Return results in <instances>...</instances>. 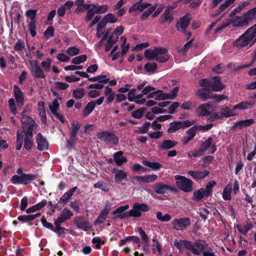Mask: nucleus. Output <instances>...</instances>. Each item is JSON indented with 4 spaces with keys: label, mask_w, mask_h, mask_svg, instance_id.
Masks as SVG:
<instances>
[{
    "label": "nucleus",
    "mask_w": 256,
    "mask_h": 256,
    "mask_svg": "<svg viewBox=\"0 0 256 256\" xmlns=\"http://www.w3.org/2000/svg\"><path fill=\"white\" fill-rule=\"evenodd\" d=\"M256 42V24L249 28L240 36L232 42L234 47L237 48L250 45L251 46Z\"/></svg>",
    "instance_id": "nucleus-1"
},
{
    "label": "nucleus",
    "mask_w": 256,
    "mask_h": 256,
    "mask_svg": "<svg viewBox=\"0 0 256 256\" xmlns=\"http://www.w3.org/2000/svg\"><path fill=\"white\" fill-rule=\"evenodd\" d=\"M144 56L148 60L155 59L160 62H166L170 58L168 49L160 46L155 47L154 50H146L144 52Z\"/></svg>",
    "instance_id": "nucleus-2"
},
{
    "label": "nucleus",
    "mask_w": 256,
    "mask_h": 256,
    "mask_svg": "<svg viewBox=\"0 0 256 256\" xmlns=\"http://www.w3.org/2000/svg\"><path fill=\"white\" fill-rule=\"evenodd\" d=\"M216 106L209 102L200 105L196 109V113L199 116H206L210 122L220 119L218 113L215 112Z\"/></svg>",
    "instance_id": "nucleus-3"
},
{
    "label": "nucleus",
    "mask_w": 256,
    "mask_h": 256,
    "mask_svg": "<svg viewBox=\"0 0 256 256\" xmlns=\"http://www.w3.org/2000/svg\"><path fill=\"white\" fill-rule=\"evenodd\" d=\"M200 85L208 90L220 92L224 88V85L220 82L219 77H214L210 80L204 78L200 82Z\"/></svg>",
    "instance_id": "nucleus-4"
},
{
    "label": "nucleus",
    "mask_w": 256,
    "mask_h": 256,
    "mask_svg": "<svg viewBox=\"0 0 256 256\" xmlns=\"http://www.w3.org/2000/svg\"><path fill=\"white\" fill-rule=\"evenodd\" d=\"M184 242L186 244V248L190 250L192 254L197 256L200 255L202 253V254L208 246V244L206 242L202 240H198L194 242L190 241Z\"/></svg>",
    "instance_id": "nucleus-5"
},
{
    "label": "nucleus",
    "mask_w": 256,
    "mask_h": 256,
    "mask_svg": "<svg viewBox=\"0 0 256 256\" xmlns=\"http://www.w3.org/2000/svg\"><path fill=\"white\" fill-rule=\"evenodd\" d=\"M178 91V87H175L170 93H165L162 90H156L150 92L148 98H154L156 100H174Z\"/></svg>",
    "instance_id": "nucleus-6"
},
{
    "label": "nucleus",
    "mask_w": 256,
    "mask_h": 256,
    "mask_svg": "<svg viewBox=\"0 0 256 256\" xmlns=\"http://www.w3.org/2000/svg\"><path fill=\"white\" fill-rule=\"evenodd\" d=\"M228 26H231L232 27H242L248 26V24L246 22L243 16H236L224 22L220 26L216 28V32H218Z\"/></svg>",
    "instance_id": "nucleus-7"
},
{
    "label": "nucleus",
    "mask_w": 256,
    "mask_h": 256,
    "mask_svg": "<svg viewBox=\"0 0 256 256\" xmlns=\"http://www.w3.org/2000/svg\"><path fill=\"white\" fill-rule=\"evenodd\" d=\"M196 122V120L172 122L169 124L168 132L169 133H174L180 129H183L190 126Z\"/></svg>",
    "instance_id": "nucleus-8"
},
{
    "label": "nucleus",
    "mask_w": 256,
    "mask_h": 256,
    "mask_svg": "<svg viewBox=\"0 0 256 256\" xmlns=\"http://www.w3.org/2000/svg\"><path fill=\"white\" fill-rule=\"evenodd\" d=\"M34 174H22L21 175H14L11 178V182L14 184L26 185L36 178Z\"/></svg>",
    "instance_id": "nucleus-9"
},
{
    "label": "nucleus",
    "mask_w": 256,
    "mask_h": 256,
    "mask_svg": "<svg viewBox=\"0 0 256 256\" xmlns=\"http://www.w3.org/2000/svg\"><path fill=\"white\" fill-rule=\"evenodd\" d=\"M176 180V186L184 192H190L192 190V182L186 177L180 175L174 176Z\"/></svg>",
    "instance_id": "nucleus-10"
},
{
    "label": "nucleus",
    "mask_w": 256,
    "mask_h": 256,
    "mask_svg": "<svg viewBox=\"0 0 256 256\" xmlns=\"http://www.w3.org/2000/svg\"><path fill=\"white\" fill-rule=\"evenodd\" d=\"M149 210L150 207L146 204L136 202L133 205L132 208L128 212V216L138 218L142 216V212H148Z\"/></svg>",
    "instance_id": "nucleus-11"
},
{
    "label": "nucleus",
    "mask_w": 256,
    "mask_h": 256,
    "mask_svg": "<svg viewBox=\"0 0 256 256\" xmlns=\"http://www.w3.org/2000/svg\"><path fill=\"white\" fill-rule=\"evenodd\" d=\"M172 224L174 230H183L189 226L191 222L189 218L184 217L173 220L172 222Z\"/></svg>",
    "instance_id": "nucleus-12"
},
{
    "label": "nucleus",
    "mask_w": 256,
    "mask_h": 256,
    "mask_svg": "<svg viewBox=\"0 0 256 256\" xmlns=\"http://www.w3.org/2000/svg\"><path fill=\"white\" fill-rule=\"evenodd\" d=\"M30 70L35 78H45L46 74L44 70L38 64L36 60L30 61Z\"/></svg>",
    "instance_id": "nucleus-13"
},
{
    "label": "nucleus",
    "mask_w": 256,
    "mask_h": 256,
    "mask_svg": "<svg viewBox=\"0 0 256 256\" xmlns=\"http://www.w3.org/2000/svg\"><path fill=\"white\" fill-rule=\"evenodd\" d=\"M97 136L99 139L114 145H116L118 143V138L112 132L103 131L98 133Z\"/></svg>",
    "instance_id": "nucleus-14"
},
{
    "label": "nucleus",
    "mask_w": 256,
    "mask_h": 256,
    "mask_svg": "<svg viewBox=\"0 0 256 256\" xmlns=\"http://www.w3.org/2000/svg\"><path fill=\"white\" fill-rule=\"evenodd\" d=\"M150 6V4L144 2L143 0H140L138 2L134 4L129 8L130 13H136L142 12L144 10Z\"/></svg>",
    "instance_id": "nucleus-15"
},
{
    "label": "nucleus",
    "mask_w": 256,
    "mask_h": 256,
    "mask_svg": "<svg viewBox=\"0 0 256 256\" xmlns=\"http://www.w3.org/2000/svg\"><path fill=\"white\" fill-rule=\"evenodd\" d=\"M201 150L203 153L206 150H208V154H214L216 150V148L215 144L212 143V138H208L202 144Z\"/></svg>",
    "instance_id": "nucleus-16"
},
{
    "label": "nucleus",
    "mask_w": 256,
    "mask_h": 256,
    "mask_svg": "<svg viewBox=\"0 0 256 256\" xmlns=\"http://www.w3.org/2000/svg\"><path fill=\"white\" fill-rule=\"evenodd\" d=\"M14 92L18 106L22 108L24 104V93L16 85L14 86Z\"/></svg>",
    "instance_id": "nucleus-17"
},
{
    "label": "nucleus",
    "mask_w": 256,
    "mask_h": 256,
    "mask_svg": "<svg viewBox=\"0 0 256 256\" xmlns=\"http://www.w3.org/2000/svg\"><path fill=\"white\" fill-rule=\"evenodd\" d=\"M190 22V16L187 14L184 17L180 18L177 22L176 28L180 32H184L188 26Z\"/></svg>",
    "instance_id": "nucleus-18"
},
{
    "label": "nucleus",
    "mask_w": 256,
    "mask_h": 256,
    "mask_svg": "<svg viewBox=\"0 0 256 256\" xmlns=\"http://www.w3.org/2000/svg\"><path fill=\"white\" fill-rule=\"evenodd\" d=\"M73 216V213L68 208H64L60 214L54 220L55 222L62 224L70 219Z\"/></svg>",
    "instance_id": "nucleus-19"
},
{
    "label": "nucleus",
    "mask_w": 256,
    "mask_h": 256,
    "mask_svg": "<svg viewBox=\"0 0 256 256\" xmlns=\"http://www.w3.org/2000/svg\"><path fill=\"white\" fill-rule=\"evenodd\" d=\"M178 144V142L171 140H165L160 143L158 148L160 150H168L174 148Z\"/></svg>",
    "instance_id": "nucleus-20"
},
{
    "label": "nucleus",
    "mask_w": 256,
    "mask_h": 256,
    "mask_svg": "<svg viewBox=\"0 0 256 256\" xmlns=\"http://www.w3.org/2000/svg\"><path fill=\"white\" fill-rule=\"evenodd\" d=\"M110 205L109 204H108L105 206L97 219L96 220L95 224L96 225L100 224L104 222L108 216V214L110 210Z\"/></svg>",
    "instance_id": "nucleus-21"
},
{
    "label": "nucleus",
    "mask_w": 256,
    "mask_h": 256,
    "mask_svg": "<svg viewBox=\"0 0 256 256\" xmlns=\"http://www.w3.org/2000/svg\"><path fill=\"white\" fill-rule=\"evenodd\" d=\"M248 26L256 19V6L246 11L242 14Z\"/></svg>",
    "instance_id": "nucleus-22"
},
{
    "label": "nucleus",
    "mask_w": 256,
    "mask_h": 256,
    "mask_svg": "<svg viewBox=\"0 0 256 256\" xmlns=\"http://www.w3.org/2000/svg\"><path fill=\"white\" fill-rule=\"evenodd\" d=\"M36 142L38 144V148L40 150H46L48 148V143L46 138H44L40 133H38L36 137Z\"/></svg>",
    "instance_id": "nucleus-23"
},
{
    "label": "nucleus",
    "mask_w": 256,
    "mask_h": 256,
    "mask_svg": "<svg viewBox=\"0 0 256 256\" xmlns=\"http://www.w3.org/2000/svg\"><path fill=\"white\" fill-rule=\"evenodd\" d=\"M208 90L205 88H199L196 91V95L199 96L202 101H206L208 99H212V94Z\"/></svg>",
    "instance_id": "nucleus-24"
},
{
    "label": "nucleus",
    "mask_w": 256,
    "mask_h": 256,
    "mask_svg": "<svg viewBox=\"0 0 256 256\" xmlns=\"http://www.w3.org/2000/svg\"><path fill=\"white\" fill-rule=\"evenodd\" d=\"M158 178V176L155 174H148L145 176H136L134 179L138 182L144 183H150L154 182Z\"/></svg>",
    "instance_id": "nucleus-25"
},
{
    "label": "nucleus",
    "mask_w": 256,
    "mask_h": 256,
    "mask_svg": "<svg viewBox=\"0 0 256 256\" xmlns=\"http://www.w3.org/2000/svg\"><path fill=\"white\" fill-rule=\"evenodd\" d=\"M104 94L106 98V104L108 105L110 104L116 98L115 92L112 90V88L108 86H106L104 88Z\"/></svg>",
    "instance_id": "nucleus-26"
},
{
    "label": "nucleus",
    "mask_w": 256,
    "mask_h": 256,
    "mask_svg": "<svg viewBox=\"0 0 256 256\" xmlns=\"http://www.w3.org/2000/svg\"><path fill=\"white\" fill-rule=\"evenodd\" d=\"M81 126L80 123L78 121H74L72 122L70 140L74 142L76 141V135Z\"/></svg>",
    "instance_id": "nucleus-27"
},
{
    "label": "nucleus",
    "mask_w": 256,
    "mask_h": 256,
    "mask_svg": "<svg viewBox=\"0 0 256 256\" xmlns=\"http://www.w3.org/2000/svg\"><path fill=\"white\" fill-rule=\"evenodd\" d=\"M209 173L208 170H204L203 171L189 170L188 172L189 175L196 180L202 179L208 176Z\"/></svg>",
    "instance_id": "nucleus-28"
},
{
    "label": "nucleus",
    "mask_w": 256,
    "mask_h": 256,
    "mask_svg": "<svg viewBox=\"0 0 256 256\" xmlns=\"http://www.w3.org/2000/svg\"><path fill=\"white\" fill-rule=\"evenodd\" d=\"M118 18L117 17L112 13H108L104 16L100 22L102 24V26H105L106 24H114L118 22Z\"/></svg>",
    "instance_id": "nucleus-29"
},
{
    "label": "nucleus",
    "mask_w": 256,
    "mask_h": 256,
    "mask_svg": "<svg viewBox=\"0 0 256 256\" xmlns=\"http://www.w3.org/2000/svg\"><path fill=\"white\" fill-rule=\"evenodd\" d=\"M196 131L194 126H192L186 131V136L182 138V143L184 144H187L196 136Z\"/></svg>",
    "instance_id": "nucleus-30"
},
{
    "label": "nucleus",
    "mask_w": 256,
    "mask_h": 256,
    "mask_svg": "<svg viewBox=\"0 0 256 256\" xmlns=\"http://www.w3.org/2000/svg\"><path fill=\"white\" fill-rule=\"evenodd\" d=\"M74 222L77 227L84 230L86 231L90 230L91 228L88 222L82 218H77Z\"/></svg>",
    "instance_id": "nucleus-31"
},
{
    "label": "nucleus",
    "mask_w": 256,
    "mask_h": 256,
    "mask_svg": "<svg viewBox=\"0 0 256 256\" xmlns=\"http://www.w3.org/2000/svg\"><path fill=\"white\" fill-rule=\"evenodd\" d=\"M76 189L77 187L74 186L70 189L67 192H65L64 195H62V196L60 198L59 202L63 204H66L70 198L72 196L74 193L75 192Z\"/></svg>",
    "instance_id": "nucleus-32"
},
{
    "label": "nucleus",
    "mask_w": 256,
    "mask_h": 256,
    "mask_svg": "<svg viewBox=\"0 0 256 256\" xmlns=\"http://www.w3.org/2000/svg\"><path fill=\"white\" fill-rule=\"evenodd\" d=\"M128 173L122 170H116L115 172L114 180L116 183L120 184L122 180L127 178Z\"/></svg>",
    "instance_id": "nucleus-33"
},
{
    "label": "nucleus",
    "mask_w": 256,
    "mask_h": 256,
    "mask_svg": "<svg viewBox=\"0 0 256 256\" xmlns=\"http://www.w3.org/2000/svg\"><path fill=\"white\" fill-rule=\"evenodd\" d=\"M124 152L122 151H118L114 154L113 157L114 162L118 166H120L128 160L127 158L122 156Z\"/></svg>",
    "instance_id": "nucleus-34"
},
{
    "label": "nucleus",
    "mask_w": 256,
    "mask_h": 256,
    "mask_svg": "<svg viewBox=\"0 0 256 256\" xmlns=\"http://www.w3.org/2000/svg\"><path fill=\"white\" fill-rule=\"evenodd\" d=\"M129 205L126 204L124 206H121L117 208L113 212L114 214H118L116 217L122 218L124 217L130 216L128 214L124 213L126 210L129 208Z\"/></svg>",
    "instance_id": "nucleus-35"
},
{
    "label": "nucleus",
    "mask_w": 256,
    "mask_h": 256,
    "mask_svg": "<svg viewBox=\"0 0 256 256\" xmlns=\"http://www.w3.org/2000/svg\"><path fill=\"white\" fill-rule=\"evenodd\" d=\"M232 108L231 110L228 106L222 108L220 110V114H218L220 119L222 118H229L236 116Z\"/></svg>",
    "instance_id": "nucleus-36"
},
{
    "label": "nucleus",
    "mask_w": 256,
    "mask_h": 256,
    "mask_svg": "<svg viewBox=\"0 0 256 256\" xmlns=\"http://www.w3.org/2000/svg\"><path fill=\"white\" fill-rule=\"evenodd\" d=\"M170 187L168 184H164L161 183L156 184L154 187L155 192L157 194H164L170 190Z\"/></svg>",
    "instance_id": "nucleus-37"
},
{
    "label": "nucleus",
    "mask_w": 256,
    "mask_h": 256,
    "mask_svg": "<svg viewBox=\"0 0 256 256\" xmlns=\"http://www.w3.org/2000/svg\"><path fill=\"white\" fill-rule=\"evenodd\" d=\"M32 132H27L25 134L24 146L27 150H30L32 146Z\"/></svg>",
    "instance_id": "nucleus-38"
},
{
    "label": "nucleus",
    "mask_w": 256,
    "mask_h": 256,
    "mask_svg": "<svg viewBox=\"0 0 256 256\" xmlns=\"http://www.w3.org/2000/svg\"><path fill=\"white\" fill-rule=\"evenodd\" d=\"M254 120L252 118H250L248 120H240L236 122L232 127V129L236 128L238 126L240 128L244 127H246L250 126L254 123Z\"/></svg>",
    "instance_id": "nucleus-39"
},
{
    "label": "nucleus",
    "mask_w": 256,
    "mask_h": 256,
    "mask_svg": "<svg viewBox=\"0 0 256 256\" xmlns=\"http://www.w3.org/2000/svg\"><path fill=\"white\" fill-rule=\"evenodd\" d=\"M253 105L254 102H242L234 106L232 108V110H236V109L244 110L248 108H250L252 107Z\"/></svg>",
    "instance_id": "nucleus-40"
},
{
    "label": "nucleus",
    "mask_w": 256,
    "mask_h": 256,
    "mask_svg": "<svg viewBox=\"0 0 256 256\" xmlns=\"http://www.w3.org/2000/svg\"><path fill=\"white\" fill-rule=\"evenodd\" d=\"M142 164L152 170H158L162 167V164L158 162H150L147 160H143Z\"/></svg>",
    "instance_id": "nucleus-41"
},
{
    "label": "nucleus",
    "mask_w": 256,
    "mask_h": 256,
    "mask_svg": "<svg viewBox=\"0 0 256 256\" xmlns=\"http://www.w3.org/2000/svg\"><path fill=\"white\" fill-rule=\"evenodd\" d=\"M232 190V184L228 183L223 190L222 196L224 200H229L231 199Z\"/></svg>",
    "instance_id": "nucleus-42"
},
{
    "label": "nucleus",
    "mask_w": 256,
    "mask_h": 256,
    "mask_svg": "<svg viewBox=\"0 0 256 256\" xmlns=\"http://www.w3.org/2000/svg\"><path fill=\"white\" fill-rule=\"evenodd\" d=\"M205 197L204 190L200 188L194 192L192 198L193 200L199 202Z\"/></svg>",
    "instance_id": "nucleus-43"
},
{
    "label": "nucleus",
    "mask_w": 256,
    "mask_h": 256,
    "mask_svg": "<svg viewBox=\"0 0 256 256\" xmlns=\"http://www.w3.org/2000/svg\"><path fill=\"white\" fill-rule=\"evenodd\" d=\"M46 202H47L46 200H43L40 202H38L32 206L28 208L26 210V213L29 214L44 208L46 204Z\"/></svg>",
    "instance_id": "nucleus-44"
},
{
    "label": "nucleus",
    "mask_w": 256,
    "mask_h": 256,
    "mask_svg": "<svg viewBox=\"0 0 256 256\" xmlns=\"http://www.w3.org/2000/svg\"><path fill=\"white\" fill-rule=\"evenodd\" d=\"M176 6V5H174V6H168L165 12H164L163 16L164 18V20L166 21H168L170 22L173 20V17L172 16V12L174 8Z\"/></svg>",
    "instance_id": "nucleus-45"
},
{
    "label": "nucleus",
    "mask_w": 256,
    "mask_h": 256,
    "mask_svg": "<svg viewBox=\"0 0 256 256\" xmlns=\"http://www.w3.org/2000/svg\"><path fill=\"white\" fill-rule=\"evenodd\" d=\"M118 38L110 36L105 44V50L109 51L118 42Z\"/></svg>",
    "instance_id": "nucleus-46"
},
{
    "label": "nucleus",
    "mask_w": 256,
    "mask_h": 256,
    "mask_svg": "<svg viewBox=\"0 0 256 256\" xmlns=\"http://www.w3.org/2000/svg\"><path fill=\"white\" fill-rule=\"evenodd\" d=\"M216 182L214 180H212L206 184V190H204L206 198H208L212 195V188L216 185Z\"/></svg>",
    "instance_id": "nucleus-47"
},
{
    "label": "nucleus",
    "mask_w": 256,
    "mask_h": 256,
    "mask_svg": "<svg viewBox=\"0 0 256 256\" xmlns=\"http://www.w3.org/2000/svg\"><path fill=\"white\" fill-rule=\"evenodd\" d=\"M193 126L194 127L196 132H205L211 129L213 126V124H208L206 125L196 124Z\"/></svg>",
    "instance_id": "nucleus-48"
},
{
    "label": "nucleus",
    "mask_w": 256,
    "mask_h": 256,
    "mask_svg": "<svg viewBox=\"0 0 256 256\" xmlns=\"http://www.w3.org/2000/svg\"><path fill=\"white\" fill-rule=\"evenodd\" d=\"M94 108V104H93V102H88L82 112V115L85 117L88 116L92 113Z\"/></svg>",
    "instance_id": "nucleus-49"
},
{
    "label": "nucleus",
    "mask_w": 256,
    "mask_h": 256,
    "mask_svg": "<svg viewBox=\"0 0 256 256\" xmlns=\"http://www.w3.org/2000/svg\"><path fill=\"white\" fill-rule=\"evenodd\" d=\"M248 4L249 2H245L240 4L230 13V16L232 17L235 14L240 12L242 10L244 9Z\"/></svg>",
    "instance_id": "nucleus-50"
},
{
    "label": "nucleus",
    "mask_w": 256,
    "mask_h": 256,
    "mask_svg": "<svg viewBox=\"0 0 256 256\" xmlns=\"http://www.w3.org/2000/svg\"><path fill=\"white\" fill-rule=\"evenodd\" d=\"M235 226L240 233L244 235L246 234L248 231L252 228L251 224H247L244 226H242L240 225L236 224L235 225Z\"/></svg>",
    "instance_id": "nucleus-51"
},
{
    "label": "nucleus",
    "mask_w": 256,
    "mask_h": 256,
    "mask_svg": "<svg viewBox=\"0 0 256 256\" xmlns=\"http://www.w3.org/2000/svg\"><path fill=\"white\" fill-rule=\"evenodd\" d=\"M73 97L76 99H81L85 95L84 90L83 88H78L74 90L72 92Z\"/></svg>",
    "instance_id": "nucleus-52"
},
{
    "label": "nucleus",
    "mask_w": 256,
    "mask_h": 256,
    "mask_svg": "<svg viewBox=\"0 0 256 256\" xmlns=\"http://www.w3.org/2000/svg\"><path fill=\"white\" fill-rule=\"evenodd\" d=\"M48 108L52 114L58 112L60 108V104L58 102V99H54L52 103L49 104Z\"/></svg>",
    "instance_id": "nucleus-53"
},
{
    "label": "nucleus",
    "mask_w": 256,
    "mask_h": 256,
    "mask_svg": "<svg viewBox=\"0 0 256 256\" xmlns=\"http://www.w3.org/2000/svg\"><path fill=\"white\" fill-rule=\"evenodd\" d=\"M52 60L50 58H47L45 60L41 62V66L44 71L48 72L50 70L52 65Z\"/></svg>",
    "instance_id": "nucleus-54"
},
{
    "label": "nucleus",
    "mask_w": 256,
    "mask_h": 256,
    "mask_svg": "<svg viewBox=\"0 0 256 256\" xmlns=\"http://www.w3.org/2000/svg\"><path fill=\"white\" fill-rule=\"evenodd\" d=\"M156 8V4H155L148 8V10L144 11L141 16V19L142 20H146L152 13V12L154 11Z\"/></svg>",
    "instance_id": "nucleus-55"
},
{
    "label": "nucleus",
    "mask_w": 256,
    "mask_h": 256,
    "mask_svg": "<svg viewBox=\"0 0 256 256\" xmlns=\"http://www.w3.org/2000/svg\"><path fill=\"white\" fill-rule=\"evenodd\" d=\"M87 56L86 54H82L74 58L72 60V63L74 64H79L86 61Z\"/></svg>",
    "instance_id": "nucleus-56"
},
{
    "label": "nucleus",
    "mask_w": 256,
    "mask_h": 256,
    "mask_svg": "<svg viewBox=\"0 0 256 256\" xmlns=\"http://www.w3.org/2000/svg\"><path fill=\"white\" fill-rule=\"evenodd\" d=\"M96 13H104L108 10V6L106 4L96 5L92 4Z\"/></svg>",
    "instance_id": "nucleus-57"
},
{
    "label": "nucleus",
    "mask_w": 256,
    "mask_h": 256,
    "mask_svg": "<svg viewBox=\"0 0 256 256\" xmlns=\"http://www.w3.org/2000/svg\"><path fill=\"white\" fill-rule=\"evenodd\" d=\"M157 68V64L156 62H148L144 66V69L149 72H154Z\"/></svg>",
    "instance_id": "nucleus-58"
},
{
    "label": "nucleus",
    "mask_w": 256,
    "mask_h": 256,
    "mask_svg": "<svg viewBox=\"0 0 256 256\" xmlns=\"http://www.w3.org/2000/svg\"><path fill=\"white\" fill-rule=\"evenodd\" d=\"M156 218L158 220L161 222H168L171 219V216L168 214H165L164 216L161 212H158L156 213Z\"/></svg>",
    "instance_id": "nucleus-59"
},
{
    "label": "nucleus",
    "mask_w": 256,
    "mask_h": 256,
    "mask_svg": "<svg viewBox=\"0 0 256 256\" xmlns=\"http://www.w3.org/2000/svg\"><path fill=\"white\" fill-rule=\"evenodd\" d=\"M56 228H54L53 232H55L59 236L66 234V230L60 226L61 224L54 222Z\"/></svg>",
    "instance_id": "nucleus-60"
},
{
    "label": "nucleus",
    "mask_w": 256,
    "mask_h": 256,
    "mask_svg": "<svg viewBox=\"0 0 256 256\" xmlns=\"http://www.w3.org/2000/svg\"><path fill=\"white\" fill-rule=\"evenodd\" d=\"M80 52V49L76 46L68 48L66 50V53L70 56H73L78 54Z\"/></svg>",
    "instance_id": "nucleus-61"
},
{
    "label": "nucleus",
    "mask_w": 256,
    "mask_h": 256,
    "mask_svg": "<svg viewBox=\"0 0 256 256\" xmlns=\"http://www.w3.org/2000/svg\"><path fill=\"white\" fill-rule=\"evenodd\" d=\"M192 40H190L187 42L183 48L178 49V51L181 54H185L187 50L192 46Z\"/></svg>",
    "instance_id": "nucleus-62"
},
{
    "label": "nucleus",
    "mask_w": 256,
    "mask_h": 256,
    "mask_svg": "<svg viewBox=\"0 0 256 256\" xmlns=\"http://www.w3.org/2000/svg\"><path fill=\"white\" fill-rule=\"evenodd\" d=\"M95 14H97L94 8L92 6V7L89 8L88 10L86 16V21H90L94 18V15Z\"/></svg>",
    "instance_id": "nucleus-63"
},
{
    "label": "nucleus",
    "mask_w": 256,
    "mask_h": 256,
    "mask_svg": "<svg viewBox=\"0 0 256 256\" xmlns=\"http://www.w3.org/2000/svg\"><path fill=\"white\" fill-rule=\"evenodd\" d=\"M8 102L10 112L14 114H16L17 110L14 99L10 98Z\"/></svg>",
    "instance_id": "nucleus-64"
}]
</instances>
